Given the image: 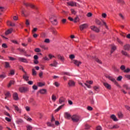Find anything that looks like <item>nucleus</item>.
<instances>
[{
	"label": "nucleus",
	"mask_w": 130,
	"mask_h": 130,
	"mask_svg": "<svg viewBox=\"0 0 130 130\" xmlns=\"http://www.w3.org/2000/svg\"><path fill=\"white\" fill-rule=\"evenodd\" d=\"M13 99L16 101L19 100V96L18 95V93L17 92H15L13 93Z\"/></svg>",
	"instance_id": "9d476101"
},
{
	"label": "nucleus",
	"mask_w": 130,
	"mask_h": 130,
	"mask_svg": "<svg viewBox=\"0 0 130 130\" xmlns=\"http://www.w3.org/2000/svg\"><path fill=\"white\" fill-rule=\"evenodd\" d=\"M5 67L6 68V69L10 68V63H9V62H5Z\"/></svg>",
	"instance_id": "a878e982"
},
{
	"label": "nucleus",
	"mask_w": 130,
	"mask_h": 130,
	"mask_svg": "<svg viewBox=\"0 0 130 130\" xmlns=\"http://www.w3.org/2000/svg\"><path fill=\"white\" fill-rule=\"evenodd\" d=\"M46 92H47V90L45 89H42L40 90V93L41 94H46Z\"/></svg>",
	"instance_id": "5701e85b"
},
{
	"label": "nucleus",
	"mask_w": 130,
	"mask_h": 130,
	"mask_svg": "<svg viewBox=\"0 0 130 130\" xmlns=\"http://www.w3.org/2000/svg\"><path fill=\"white\" fill-rule=\"evenodd\" d=\"M90 29L93 31H94V32H96V33H99V32L100 31V30L99 29V28H98L97 27L95 26H90Z\"/></svg>",
	"instance_id": "39448f33"
},
{
	"label": "nucleus",
	"mask_w": 130,
	"mask_h": 130,
	"mask_svg": "<svg viewBox=\"0 0 130 130\" xmlns=\"http://www.w3.org/2000/svg\"><path fill=\"white\" fill-rule=\"evenodd\" d=\"M118 117L120 119L123 117V115H122V113H121V112H119L118 113Z\"/></svg>",
	"instance_id": "393cba45"
},
{
	"label": "nucleus",
	"mask_w": 130,
	"mask_h": 130,
	"mask_svg": "<svg viewBox=\"0 0 130 130\" xmlns=\"http://www.w3.org/2000/svg\"><path fill=\"white\" fill-rule=\"evenodd\" d=\"M117 42H118V43H119L120 44H121V45L123 44V43H122V41L118 39H117Z\"/></svg>",
	"instance_id": "13d9d810"
},
{
	"label": "nucleus",
	"mask_w": 130,
	"mask_h": 130,
	"mask_svg": "<svg viewBox=\"0 0 130 130\" xmlns=\"http://www.w3.org/2000/svg\"><path fill=\"white\" fill-rule=\"evenodd\" d=\"M111 118L114 120V121H118V119H117V118H116V116L114 115H112L111 116Z\"/></svg>",
	"instance_id": "aec40b11"
},
{
	"label": "nucleus",
	"mask_w": 130,
	"mask_h": 130,
	"mask_svg": "<svg viewBox=\"0 0 130 130\" xmlns=\"http://www.w3.org/2000/svg\"><path fill=\"white\" fill-rule=\"evenodd\" d=\"M88 27V24H83L80 25V29L81 31H83L84 29H86V28Z\"/></svg>",
	"instance_id": "0eeeda50"
},
{
	"label": "nucleus",
	"mask_w": 130,
	"mask_h": 130,
	"mask_svg": "<svg viewBox=\"0 0 130 130\" xmlns=\"http://www.w3.org/2000/svg\"><path fill=\"white\" fill-rule=\"evenodd\" d=\"M2 47H4V48H8V46H7L6 44H3Z\"/></svg>",
	"instance_id": "4d7b16f0"
},
{
	"label": "nucleus",
	"mask_w": 130,
	"mask_h": 130,
	"mask_svg": "<svg viewBox=\"0 0 130 130\" xmlns=\"http://www.w3.org/2000/svg\"><path fill=\"white\" fill-rule=\"evenodd\" d=\"M40 47H41V48H42L43 49H44L45 50L47 49V48L46 47H45V46L43 45H40Z\"/></svg>",
	"instance_id": "37998d69"
},
{
	"label": "nucleus",
	"mask_w": 130,
	"mask_h": 130,
	"mask_svg": "<svg viewBox=\"0 0 130 130\" xmlns=\"http://www.w3.org/2000/svg\"><path fill=\"white\" fill-rule=\"evenodd\" d=\"M93 89H94V90H95V91H98L99 87L98 86H94Z\"/></svg>",
	"instance_id": "69168bd1"
},
{
	"label": "nucleus",
	"mask_w": 130,
	"mask_h": 130,
	"mask_svg": "<svg viewBox=\"0 0 130 130\" xmlns=\"http://www.w3.org/2000/svg\"><path fill=\"white\" fill-rule=\"evenodd\" d=\"M71 119L73 122H78L80 120V117L77 115H74L71 117Z\"/></svg>",
	"instance_id": "f03ea898"
},
{
	"label": "nucleus",
	"mask_w": 130,
	"mask_h": 130,
	"mask_svg": "<svg viewBox=\"0 0 130 130\" xmlns=\"http://www.w3.org/2000/svg\"><path fill=\"white\" fill-rule=\"evenodd\" d=\"M122 79V76H121L118 77L117 78V80L119 81H121Z\"/></svg>",
	"instance_id": "de8ad7c7"
},
{
	"label": "nucleus",
	"mask_w": 130,
	"mask_h": 130,
	"mask_svg": "<svg viewBox=\"0 0 130 130\" xmlns=\"http://www.w3.org/2000/svg\"><path fill=\"white\" fill-rule=\"evenodd\" d=\"M35 51L36 52H41V50H40L39 48H37L35 49Z\"/></svg>",
	"instance_id": "ea45409f"
},
{
	"label": "nucleus",
	"mask_w": 130,
	"mask_h": 130,
	"mask_svg": "<svg viewBox=\"0 0 130 130\" xmlns=\"http://www.w3.org/2000/svg\"><path fill=\"white\" fill-rule=\"evenodd\" d=\"M69 57L71 59H74V58H75V55L71 54L70 55Z\"/></svg>",
	"instance_id": "c03bdc74"
},
{
	"label": "nucleus",
	"mask_w": 130,
	"mask_h": 130,
	"mask_svg": "<svg viewBox=\"0 0 130 130\" xmlns=\"http://www.w3.org/2000/svg\"><path fill=\"white\" fill-rule=\"evenodd\" d=\"M87 84H89L90 85H92L93 84V81H86Z\"/></svg>",
	"instance_id": "052dcab7"
},
{
	"label": "nucleus",
	"mask_w": 130,
	"mask_h": 130,
	"mask_svg": "<svg viewBox=\"0 0 130 130\" xmlns=\"http://www.w3.org/2000/svg\"><path fill=\"white\" fill-rule=\"evenodd\" d=\"M125 78H127V79H128V80H130V75H125Z\"/></svg>",
	"instance_id": "774afa93"
},
{
	"label": "nucleus",
	"mask_w": 130,
	"mask_h": 130,
	"mask_svg": "<svg viewBox=\"0 0 130 130\" xmlns=\"http://www.w3.org/2000/svg\"><path fill=\"white\" fill-rule=\"evenodd\" d=\"M64 105H62L61 106H60L57 109H56L55 111V112H57L58 111H59V110L61 109V108H62V107H63Z\"/></svg>",
	"instance_id": "cd10ccee"
},
{
	"label": "nucleus",
	"mask_w": 130,
	"mask_h": 130,
	"mask_svg": "<svg viewBox=\"0 0 130 130\" xmlns=\"http://www.w3.org/2000/svg\"><path fill=\"white\" fill-rule=\"evenodd\" d=\"M5 95L6 96V97H11V93H10L9 92H7L5 93Z\"/></svg>",
	"instance_id": "4c0bfd02"
},
{
	"label": "nucleus",
	"mask_w": 130,
	"mask_h": 130,
	"mask_svg": "<svg viewBox=\"0 0 130 130\" xmlns=\"http://www.w3.org/2000/svg\"><path fill=\"white\" fill-rule=\"evenodd\" d=\"M108 79L112 82H113L114 83H115V84H117V82H116V80H115V79L113 78L111 76H109Z\"/></svg>",
	"instance_id": "f3484780"
},
{
	"label": "nucleus",
	"mask_w": 130,
	"mask_h": 130,
	"mask_svg": "<svg viewBox=\"0 0 130 130\" xmlns=\"http://www.w3.org/2000/svg\"><path fill=\"white\" fill-rule=\"evenodd\" d=\"M19 70H21L22 71V72H23V73H26L25 70H24V68L21 66H19Z\"/></svg>",
	"instance_id": "a18cd8bd"
},
{
	"label": "nucleus",
	"mask_w": 130,
	"mask_h": 130,
	"mask_svg": "<svg viewBox=\"0 0 130 130\" xmlns=\"http://www.w3.org/2000/svg\"><path fill=\"white\" fill-rule=\"evenodd\" d=\"M13 32V28H10L7 31H6V35H9V34H11Z\"/></svg>",
	"instance_id": "6ab92c4d"
},
{
	"label": "nucleus",
	"mask_w": 130,
	"mask_h": 130,
	"mask_svg": "<svg viewBox=\"0 0 130 130\" xmlns=\"http://www.w3.org/2000/svg\"><path fill=\"white\" fill-rule=\"evenodd\" d=\"M120 69L122 71H124L125 70V66L122 65L120 67Z\"/></svg>",
	"instance_id": "09e8293b"
},
{
	"label": "nucleus",
	"mask_w": 130,
	"mask_h": 130,
	"mask_svg": "<svg viewBox=\"0 0 130 130\" xmlns=\"http://www.w3.org/2000/svg\"><path fill=\"white\" fill-rule=\"evenodd\" d=\"M95 60L99 63H100V64L102 63V62L99 59H98L97 57L95 58Z\"/></svg>",
	"instance_id": "f704fd0d"
},
{
	"label": "nucleus",
	"mask_w": 130,
	"mask_h": 130,
	"mask_svg": "<svg viewBox=\"0 0 130 130\" xmlns=\"http://www.w3.org/2000/svg\"><path fill=\"white\" fill-rule=\"evenodd\" d=\"M64 116L67 119H70L71 118V114L68 112H65Z\"/></svg>",
	"instance_id": "f8f14e48"
},
{
	"label": "nucleus",
	"mask_w": 130,
	"mask_h": 130,
	"mask_svg": "<svg viewBox=\"0 0 130 130\" xmlns=\"http://www.w3.org/2000/svg\"><path fill=\"white\" fill-rule=\"evenodd\" d=\"M18 60L21 62H25L26 63H28V60H27V59L24 57H18Z\"/></svg>",
	"instance_id": "423d86ee"
},
{
	"label": "nucleus",
	"mask_w": 130,
	"mask_h": 130,
	"mask_svg": "<svg viewBox=\"0 0 130 130\" xmlns=\"http://www.w3.org/2000/svg\"><path fill=\"white\" fill-rule=\"evenodd\" d=\"M50 21L53 25L55 26L57 25V21L56 20V19H54L53 17H51V18H50Z\"/></svg>",
	"instance_id": "20e7f679"
},
{
	"label": "nucleus",
	"mask_w": 130,
	"mask_h": 130,
	"mask_svg": "<svg viewBox=\"0 0 130 130\" xmlns=\"http://www.w3.org/2000/svg\"><path fill=\"white\" fill-rule=\"evenodd\" d=\"M44 42H45V43H49L50 40L49 39H46L45 40Z\"/></svg>",
	"instance_id": "8fccbe9b"
},
{
	"label": "nucleus",
	"mask_w": 130,
	"mask_h": 130,
	"mask_svg": "<svg viewBox=\"0 0 130 130\" xmlns=\"http://www.w3.org/2000/svg\"><path fill=\"white\" fill-rule=\"evenodd\" d=\"M5 119L7 120V121H8V122H10V121H11V119L8 118V117H6Z\"/></svg>",
	"instance_id": "338daca9"
},
{
	"label": "nucleus",
	"mask_w": 130,
	"mask_h": 130,
	"mask_svg": "<svg viewBox=\"0 0 130 130\" xmlns=\"http://www.w3.org/2000/svg\"><path fill=\"white\" fill-rule=\"evenodd\" d=\"M14 107L15 108V110L17 111V112H19V113H20V112H21V109L19 108V107H18V106H17L16 105H14Z\"/></svg>",
	"instance_id": "412c9836"
},
{
	"label": "nucleus",
	"mask_w": 130,
	"mask_h": 130,
	"mask_svg": "<svg viewBox=\"0 0 130 130\" xmlns=\"http://www.w3.org/2000/svg\"><path fill=\"white\" fill-rule=\"evenodd\" d=\"M79 17H76L74 19H73V21L74 22V23H77L79 22Z\"/></svg>",
	"instance_id": "473e14b6"
},
{
	"label": "nucleus",
	"mask_w": 130,
	"mask_h": 130,
	"mask_svg": "<svg viewBox=\"0 0 130 130\" xmlns=\"http://www.w3.org/2000/svg\"><path fill=\"white\" fill-rule=\"evenodd\" d=\"M130 69L129 68H127L126 70H124V73H129Z\"/></svg>",
	"instance_id": "3c124183"
},
{
	"label": "nucleus",
	"mask_w": 130,
	"mask_h": 130,
	"mask_svg": "<svg viewBox=\"0 0 130 130\" xmlns=\"http://www.w3.org/2000/svg\"><path fill=\"white\" fill-rule=\"evenodd\" d=\"M113 69L114 70V71H115V72H118L119 71L118 69H117V68H116L115 66L113 67Z\"/></svg>",
	"instance_id": "79ce46f5"
},
{
	"label": "nucleus",
	"mask_w": 130,
	"mask_h": 130,
	"mask_svg": "<svg viewBox=\"0 0 130 130\" xmlns=\"http://www.w3.org/2000/svg\"><path fill=\"white\" fill-rule=\"evenodd\" d=\"M102 127H101V126H98L96 128V130H102Z\"/></svg>",
	"instance_id": "864d4df0"
},
{
	"label": "nucleus",
	"mask_w": 130,
	"mask_h": 130,
	"mask_svg": "<svg viewBox=\"0 0 130 130\" xmlns=\"http://www.w3.org/2000/svg\"><path fill=\"white\" fill-rule=\"evenodd\" d=\"M47 124L48 125V126H53V125H52V124H51L50 122H48L47 123Z\"/></svg>",
	"instance_id": "e2e57ef3"
},
{
	"label": "nucleus",
	"mask_w": 130,
	"mask_h": 130,
	"mask_svg": "<svg viewBox=\"0 0 130 130\" xmlns=\"http://www.w3.org/2000/svg\"><path fill=\"white\" fill-rule=\"evenodd\" d=\"M53 64L55 68H56V66H57V62H56V61H54Z\"/></svg>",
	"instance_id": "5fc2aeb1"
},
{
	"label": "nucleus",
	"mask_w": 130,
	"mask_h": 130,
	"mask_svg": "<svg viewBox=\"0 0 130 130\" xmlns=\"http://www.w3.org/2000/svg\"><path fill=\"white\" fill-rule=\"evenodd\" d=\"M52 101H55V100H56V96H55L54 94H53L52 95Z\"/></svg>",
	"instance_id": "c9c22d12"
},
{
	"label": "nucleus",
	"mask_w": 130,
	"mask_h": 130,
	"mask_svg": "<svg viewBox=\"0 0 130 130\" xmlns=\"http://www.w3.org/2000/svg\"><path fill=\"white\" fill-rule=\"evenodd\" d=\"M107 16V15L106 14V13H103L102 14V16L103 17V18H106Z\"/></svg>",
	"instance_id": "0e129e2a"
},
{
	"label": "nucleus",
	"mask_w": 130,
	"mask_h": 130,
	"mask_svg": "<svg viewBox=\"0 0 130 130\" xmlns=\"http://www.w3.org/2000/svg\"><path fill=\"white\" fill-rule=\"evenodd\" d=\"M121 53H122L123 55H124L125 56H127V57H130L129 54H128V53H127L126 51L122 50L121 52Z\"/></svg>",
	"instance_id": "ddd939ff"
},
{
	"label": "nucleus",
	"mask_w": 130,
	"mask_h": 130,
	"mask_svg": "<svg viewBox=\"0 0 130 130\" xmlns=\"http://www.w3.org/2000/svg\"><path fill=\"white\" fill-rule=\"evenodd\" d=\"M71 13L73 14V15H76V14H77V11L72 9H71Z\"/></svg>",
	"instance_id": "58836bf2"
},
{
	"label": "nucleus",
	"mask_w": 130,
	"mask_h": 130,
	"mask_svg": "<svg viewBox=\"0 0 130 130\" xmlns=\"http://www.w3.org/2000/svg\"><path fill=\"white\" fill-rule=\"evenodd\" d=\"M26 127H27V130H31L32 129V126H31V125H28L27 126H26Z\"/></svg>",
	"instance_id": "a19ab883"
},
{
	"label": "nucleus",
	"mask_w": 130,
	"mask_h": 130,
	"mask_svg": "<svg viewBox=\"0 0 130 130\" xmlns=\"http://www.w3.org/2000/svg\"><path fill=\"white\" fill-rule=\"evenodd\" d=\"M32 89L34 90H37V89H38V87L36 85H34L32 86Z\"/></svg>",
	"instance_id": "bf43d9fd"
},
{
	"label": "nucleus",
	"mask_w": 130,
	"mask_h": 130,
	"mask_svg": "<svg viewBox=\"0 0 130 130\" xmlns=\"http://www.w3.org/2000/svg\"><path fill=\"white\" fill-rule=\"evenodd\" d=\"M23 78L25 81H29V76H27V73H24V75L23 76Z\"/></svg>",
	"instance_id": "2eb2a0df"
},
{
	"label": "nucleus",
	"mask_w": 130,
	"mask_h": 130,
	"mask_svg": "<svg viewBox=\"0 0 130 130\" xmlns=\"http://www.w3.org/2000/svg\"><path fill=\"white\" fill-rule=\"evenodd\" d=\"M87 109H88V110H89L90 111H91L93 110V108H92L90 106H88L87 107Z\"/></svg>",
	"instance_id": "680f3d73"
},
{
	"label": "nucleus",
	"mask_w": 130,
	"mask_h": 130,
	"mask_svg": "<svg viewBox=\"0 0 130 130\" xmlns=\"http://www.w3.org/2000/svg\"><path fill=\"white\" fill-rule=\"evenodd\" d=\"M124 49L125 50H127L128 51H129L130 50V45L128 44H127L124 46Z\"/></svg>",
	"instance_id": "4468645a"
},
{
	"label": "nucleus",
	"mask_w": 130,
	"mask_h": 130,
	"mask_svg": "<svg viewBox=\"0 0 130 130\" xmlns=\"http://www.w3.org/2000/svg\"><path fill=\"white\" fill-rule=\"evenodd\" d=\"M69 6H71V7H77V3L71 1L70 2L67 3Z\"/></svg>",
	"instance_id": "6e6552de"
},
{
	"label": "nucleus",
	"mask_w": 130,
	"mask_h": 130,
	"mask_svg": "<svg viewBox=\"0 0 130 130\" xmlns=\"http://www.w3.org/2000/svg\"><path fill=\"white\" fill-rule=\"evenodd\" d=\"M32 76H36V75H37V72H36V71H35V69H32Z\"/></svg>",
	"instance_id": "72a5a7b5"
},
{
	"label": "nucleus",
	"mask_w": 130,
	"mask_h": 130,
	"mask_svg": "<svg viewBox=\"0 0 130 130\" xmlns=\"http://www.w3.org/2000/svg\"><path fill=\"white\" fill-rule=\"evenodd\" d=\"M103 85L104 86H105V87L107 88V89H108L109 90H110L111 89V86L108 83L104 82Z\"/></svg>",
	"instance_id": "1a4fd4ad"
},
{
	"label": "nucleus",
	"mask_w": 130,
	"mask_h": 130,
	"mask_svg": "<svg viewBox=\"0 0 130 130\" xmlns=\"http://www.w3.org/2000/svg\"><path fill=\"white\" fill-rule=\"evenodd\" d=\"M90 127H91V126H89L88 124H85V129H90Z\"/></svg>",
	"instance_id": "e433bc0d"
},
{
	"label": "nucleus",
	"mask_w": 130,
	"mask_h": 130,
	"mask_svg": "<svg viewBox=\"0 0 130 130\" xmlns=\"http://www.w3.org/2000/svg\"><path fill=\"white\" fill-rule=\"evenodd\" d=\"M38 86L39 87H43V86H45V83H42V82H39L38 83Z\"/></svg>",
	"instance_id": "c85d7f7f"
},
{
	"label": "nucleus",
	"mask_w": 130,
	"mask_h": 130,
	"mask_svg": "<svg viewBox=\"0 0 130 130\" xmlns=\"http://www.w3.org/2000/svg\"><path fill=\"white\" fill-rule=\"evenodd\" d=\"M57 57L58 59L61 60V61H63V60H64V58L63 56H61L60 55H58Z\"/></svg>",
	"instance_id": "b1692460"
},
{
	"label": "nucleus",
	"mask_w": 130,
	"mask_h": 130,
	"mask_svg": "<svg viewBox=\"0 0 130 130\" xmlns=\"http://www.w3.org/2000/svg\"><path fill=\"white\" fill-rule=\"evenodd\" d=\"M73 63H74V64H76V66H77V67H79L80 66V64H81V63H82V62H81L80 61H79L77 60H74L73 61Z\"/></svg>",
	"instance_id": "dca6fc26"
},
{
	"label": "nucleus",
	"mask_w": 130,
	"mask_h": 130,
	"mask_svg": "<svg viewBox=\"0 0 130 130\" xmlns=\"http://www.w3.org/2000/svg\"><path fill=\"white\" fill-rule=\"evenodd\" d=\"M23 4L25 7H30V8H31V9H34L35 10H38V8L37 7H36L35 5L33 4H31L30 3H26L25 2V1H23Z\"/></svg>",
	"instance_id": "f257e3e1"
},
{
	"label": "nucleus",
	"mask_w": 130,
	"mask_h": 130,
	"mask_svg": "<svg viewBox=\"0 0 130 130\" xmlns=\"http://www.w3.org/2000/svg\"><path fill=\"white\" fill-rule=\"evenodd\" d=\"M123 87L126 89V90H130V88L129 87H128V85H126V84H124L123 85Z\"/></svg>",
	"instance_id": "7c9ffc66"
},
{
	"label": "nucleus",
	"mask_w": 130,
	"mask_h": 130,
	"mask_svg": "<svg viewBox=\"0 0 130 130\" xmlns=\"http://www.w3.org/2000/svg\"><path fill=\"white\" fill-rule=\"evenodd\" d=\"M25 24L27 26H29V25H30V22H29V20L26 19Z\"/></svg>",
	"instance_id": "603ef678"
},
{
	"label": "nucleus",
	"mask_w": 130,
	"mask_h": 130,
	"mask_svg": "<svg viewBox=\"0 0 130 130\" xmlns=\"http://www.w3.org/2000/svg\"><path fill=\"white\" fill-rule=\"evenodd\" d=\"M19 91L20 93H26L28 92V88L25 87H20L19 88Z\"/></svg>",
	"instance_id": "7ed1b4c3"
},
{
	"label": "nucleus",
	"mask_w": 130,
	"mask_h": 130,
	"mask_svg": "<svg viewBox=\"0 0 130 130\" xmlns=\"http://www.w3.org/2000/svg\"><path fill=\"white\" fill-rule=\"evenodd\" d=\"M115 50H116V46H112L111 50V53H113Z\"/></svg>",
	"instance_id": "4be33fe9"
},
{
	"label": "nucleus",
	"mask_w": 130,
	"mask_h": 130,
	"mask_svg": "<svg viewBox=\"0 0 130 130\" xmlns=\"http://www.w3.org/2000/svg\"><path fill=\"white\" fill-rule=\"evenodd\" d=\"M52 33H53V34L54 35H55V36L57 34V31L56 30H55L53 29L52 31Z\"/></svg>",
	"instance_id": "49530a36"
},
{
	"label": "nucleus",
	"mask_w": 130,
	"mask_h": 130,
	"mask_svg": "<svg viewBox=\"0 0 130 130\" xmlns=\"http://www.w3.org/2000/svg\"><path fill=\"white\" fill-rule=\"evenodd\" d=\"M10 75H12V76H14V75H15V71H14V70H11L10 71Z\"/></svg>",
	"instance_id": "6e6d98bb"
},
{
	"label": "nucleus",
	"mask_w": 130,
	"mask_h": 130,
	"mask_svg": "<svg viewBox=\"0 0 130 130\" xmlns=\"http://www.w3.org/2000/svg\"><path fill=\"white\" fill-rule=\"evenodd\" d=\"M59 102L60 104H61L62 103H64V102H66V99L63 97L60 98L59 100Z\"/></svg>",
	"instance_id": "a211bd4d"
},
{
	"label": "nucleus",
	"mask_w": 130,
	"mask_h": 130,
	"mask_svg": "<svg viewBox=\"0 0 130 130\" xmlns=\"http://www.w3.org/2000/svg\"><path fill=\"white\" fill-rule=\"evenodd\" d=\"M95 23L96 24H97V25H102V24L101 23V21H100V20H99V19L95 20Z\"/></svg>",
	"instance_id": "2f4dec72"
},
{
	"label": "nucleus",
	"mask_w": 130,
	"mask_h": 130,
	"mask_svg": "<svg viewBox=\"0 0 130 130\" xmlns=\"http://www.w3.org/2000/svg\"><path fill=\"white\" fill-rule=\"evenodd\" d=\"M14 83H15V81H10V82H9V83L8 84V88H10V87L11 86H12V85H14Z\"/></svg>",
	"instance_id": "c756f323"
},
{
	"label": "nucleus",
	"mask_w": 130,
	"mask_h": 130,
	"mask_svg": "<svg viewBox=\"0 0 130 130\" xmlns=\"http://www.w3.org/2000/svg\"><path fill=\"white\" fill-rule=\"evenodd\" d=\"M75 82L73 80H70L68 85H69V87H74L75 86Z\"/></svg>",
	"instance_id": "9b49d317"
},
{
	"label": "nucleus",
	"mask_w": 130,
	"mask_h": 130,
	"mask_svg": "<svg viewBox=\"0 0 130 130\" xmlns=\"http://www.w3.org/2000/svg\"><path fill=\"white\" fill-rule=\"evenodd\" d=\"M7 77V75H6V73H3V74L0 75V78L1 79H5Z\"/></svg>",
	"instance_id": "bb28decb"
}]
</instances>
